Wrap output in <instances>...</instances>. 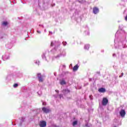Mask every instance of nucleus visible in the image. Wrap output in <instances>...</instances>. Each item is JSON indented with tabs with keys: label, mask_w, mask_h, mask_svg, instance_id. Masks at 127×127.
I'll return each instance as SVG.
<instances>
[{
	"label": "nucleus",
	"mask_w": 127,
	"mask_h": 127,
	"mask_svg": "<svg viewBox=\"0 0 127 127\" xmlns=\"http://www.w3.org/2000/svg\"><path fill=\"white\" fill-rule=\"evenodd\" d=\"M25 120V118L24 117L21 118V119L20 120L19 126H21V125H22V123H23V122H24Z\"/></svg>",
	"instance_id": "17"
},
{
	"label": "nucleus",
	"mask_w": 127,
	"mask_h": 127,
	"mask_svg": "<svg viewBox=\"0 0 127 127\" xmlns=\"http://www.w3.org/2000/svg\"><path fill=\"white\" fill-rule=\"evenodd\" d=\"M49 33H51V34H53V33L52 31H49Z\"/></svg>",
	"instance_id": "37"
},
{
	"label": "nucleus",
	"mask_w": 127,
	"mask_h": 127,
	"mask_svg": "<svg viewBox=\"0 0 127 127\" xmlns=\"http://www.w3.org/2000/svg\"><path fill=\"white\" fill-rule=\"evenodd\" d=\"M39 126L40 127H46V122L45 121H41L40 122Z\"/></svg>",
	"instance_id": "13"
},
{
	"label": "nucleus",
	"mask_w": 127,
	"mask_h": 127,
	"mask_svg": "<svg viewBox=\"0 0 127 127\" xmlns=\"http://www.w3.org/2000/svg\"><path fill=\"white\" fill-rule=\"evenodd\" d=\"M13 87L14 88H17V87H18V84L17 83H15L14 85H13Z\"/></svg>",
	"instance_id": "24"
},
{
	"label": "nucleus",
	"mask_w": 127,
	"mask_h": 127,
	"mask_svg": "<svg viewBox=\"0 0 127 127\" xmlns=\"http://www.w3.org/2000/svg\"><path fill=\"white\" fill-rule=\"evenodd\" d=\"M56 92L57 93H59V90H56Z\"/></svg>",
	"instance_id": "38"
},
{
	"label": "nucleus",
	"mask_w": 127,
	"mask_h": 127,
	"mask_svg": "<svg viewBox=\"0 0 127 127\" xmlns=\"http://www.w3.org/2000/svg\"><path fill=\"white\" fill-rule=\"evenodd\" d=\"M6 47L8 48V49H11V47H12V44H8L6 45Z\"/></svg>",
	"instance_id": "20"
},
{
	"label": "nucleus",
	"mask_w": 127,
	"mask_h": 127,
	"mask_svg": "<svg viewBox=\"0 0 127 127\" xmlns=\"http://www.w3.org/2000/svg\"><path fill=\"white\" fill-rule=\"evenodd\" d=\"M77 124H78V121H73L72 123L73 127H75V126H76V125H77Z\"/></svg>",
	"instance_id": "21"
},
{
	"label": "nucleus",
	"mask_w": 127,
	"mask_h": 127,
	"mask_svg": "<svg viewBox=\"0 0 127 127\" xmlns=\"http://www.w3.org/2000/svg\"><path fill=\"white\" fill-rule=\"evenodd\" d=\"M78 68H79V65H78V64H76L73 67V71H77V70H78Z\"/></svg>",
	"instance_id": "18"
},
{
	"label": "nucleus",
	"mask_w": 127,
	"mask_h": 127,
	"mask_svg": "<svg viewBox=\"0 0 127 127\" xmlns=\"http://www.w3.org/2000/svg\"><path fill=\"white\" fill-rule=\"evenodd\" d=\"M44 32H46V29H45V30H44Z\"/></svg>",
	"instance_id": "42"
},
{
	"label": "nucleus",
	"mask_w": 127,
	"mask_h": 127,
	"mask_svg": "<svg viewBox=\"0 0 127 127\" xmlns=\"http://www.w3.org/2000/svg\"><path fill=\"white\" fill-rule=\"evenodd\" d=\"M46 52L43 53L42 55V58L43 60H45L47 63H49V60L47 59V58H46Z\"/></svg>",
	"instance_id": "5"
},
{
	"label": "nucleus",
	"mask_w": 127,
	"mask_h": 127,
	"mask_svg": "<svg viewBox=\"0 0 127 127\" xmlns=\"http://www.w3.org/2000/svg\"><path fill=\"white\" fill-rule=\"evenodd\" d=\"M115 48H118L117 47V46H116V45H115Z\"/></svg>",
	"instance_id": "43"
},
{
	"label": "nucleus",
	"mask_w": 127,
	"mask_h": 127,
	"mask_svg": "<svg viewBox=\"0 0 127 127\" xmlns=\"http://www.w3.org/2000/svg\"><path fill=\"white\" fill-rule=\"evenodd\" d=\"M12 78H13V74L12 73L8 74L5 77L6 82H9Z\"/></svg>",
	"instance_id": "4"
},
{
	"label": "nucleus",
	"mask_w": 127,
	"mask_h": 127,
	"mask_svg": "<svg viewBox=\"0 0 127 127\" xmlns=\"http://www.w3.org/2000/svg\"><path fill=\"white\" fill-rule=\"evenodd\" d=\"M89 48H90V45L86 44V45H85L84 49H85V50H89Z\"/></svg>",
	"instance_id": "19"
},
{
	"label": "nucleus",
	"mask_w": 127,
	"mask_h": 127,
	"mask_svg": "<svg viewBox=\"0 0 127 127\" xmlns=\"http://www.w3.org/2000/svg\"><path fill=\"white\" fill-rule=\"evenodd\" d=\"M64 75H67V74H69V71H64Z\"/></svg>",
	"instance_id": "26"
},
{
	"label": "nucleus",
	"mask_w": 127,
	"mask_h": 127,
	"mask_svg": "<svg viewBox=\"0 0 127 127\" xmlns=\"http://www.w3.org/2000/svg\"><path fill=\"white\" fill-rule=\"evenodd\" d=\"M49 59H50V57L49 56Z\"/></svg>",
	"instance_id": "47"
},
{
	"label": "nucleus",
	"mask_w": 127,
	"mask_h": 127,
	"mask_svg": "<svg viewBox=\"0 0 127 127\" xmlns=\"http://www.w3.org/2000/svg\"><path fill=\"white\" fill-rule=\"evenodd\" d=\"M123 28L124 26L123 25H120L119 30H118L115 34V44H118V49H123V48H126L127 47L126 45H124L123 42L120 41V39L117 38L118 35H119V33H121V34H124L125 38H127V33L126 32V31L123 29Z\"/></svg>",
	"instance_id": "2"
},
{
	"label": "nucleus",
	"mask_w": 127,
	"mask_h": 127,
	"mask_svg": "<svg viewBox=\"0 0 127 127\" xmlns=\"http://www.w3.org/2000/svg\"><path fill=\"white\" fill-rule=\"evenodd\" d=\"M123 76H124V73H122L121 75L119 76V78H122V77H123Z\"/></svg>",
	"instance_id": "27"
},
{
	"label": "nucleus",
	"mask_w": 127,
	"mask_h": 127,
	"mask_svg": "<svg viewBox=\"0 0 127 127\" xmlns=\"http://www.w3.org/2000/svg\"><path fill=\"white\" fill-rule=\"evenodd\" d=\"M62 93L64 96H66L67 94H69V93H70V90L68 89H64L62 91Z\"/></svg>",
	"instance_id": "12"
},
{
	"label": "nucleus",
	"mask_w": 127,
	"mask_h": 127,
	"mask_svg": "<svg viewBox=\"0 0 127 127\" xmlns=\"http://www.w3.org/2000/svg\"><path fill=\"white\" fill-rule=\"evenodd\" d=\"M42 111L45 114H48L50 112V110L46 107H43Z\"/></svg>",
	"instance_id": "11"
},
{
	"label": "nucleus",
	"mask_w": 127,
	"mask_h": 127,
	"mask_svg": "<svg viewBox=\"0 0 127 127\" xmlns=\"http://www.w3.org/2000/svg\"><path fill=\"white\" fill-rule=\"evenodd\" d=\"M37 77L40 83H42L43 81H44V78H45V75L43 74V75H41V73H38L37 74Z\"/></svg>",
	"instance_id": "3"
},
{
	"label": "nucleus",
	"mask_w": 127,
	"mask_h": 127,
	"mask_svg": "<svg viewBox=\"0 0 127 127\" xmlns=\"http://www.w3.org/2000/svg\"><path fill=\"white\" fill-rule=\"evenodd\" d=\"M97 74H100V72L98 71V72H97Z\"/></svg>",
	"instance_id": "41"
},
{
	"label": "nucleus",
	"mask_w": 127,
	"mask_h": 127,
	"mask_svg": "<svg viewBox=\"0 0 127 127\" xmlns=\"http://www.w3.org/2000/svg\"><path fill=\"white\" fill-rule=\"evenodd\" d=\"M54 75L56 76V73H54Z\"/></svg>",
	"instance_id": "44"
},
{
	"label": "nucleus",
	"mask_w": 127,
	"mask_h": 127,
	"mask_svg": "<svg viewBox=\"0 0 127 127\" xmlns=\"http://www.w3.org/2000/svg\"><path fill=\"white\" fill-rule=\"evenodd\" d=\"M70 66H72V64H70Z\"/></svg>",
	"instance_id": "46"
},
{
	"label": "nucleus",
	"mask_w": 127,
	"mask_h": 127,
	"mask_svg": "<svg viewBox=\"0 0 127 127\" xmlns=\"http://www.w3.org/2000/svg\"><path fill=\"white\" fill-rule=\"evenodd\" d=\"M93 13H94V14H97L98 13H99V12H100V9H99V8H98L97 7H94L93 8Z\"/></svg>",
	"instance_id": "7"
},
{
	"label": "nucleus",
	"mask_w": 127,
	"mask_h": 127,
	"mask_svg": "<svg viewBox=\"0 0 127 127\" xmlns=\"http://www.w3.org/2000/svg\"><path fill=\"white\" fill-rule=\"evenodd\" d=\"M60 84L62 86H63V85H66L67 83L66 82V80H65V78H63L60 79Z\"/></svg>",
	"instance_id": "10"
},
{
	"label": "nucleus",
	"mask_w": 127,
	"mask_h": 127,
	"mask_svg": "<svg viewBox=\"0 0 127 127\" xmlns=\"http://www.w3.org/2000/svg\"><path fill=\"white\" fill-rule=\"evenodd\" d=\"M102 52H104V51H102Z\"/></svg>",
	"instance_id": "49"
},
{
	"label": "nucleus",
	"mask_w": 127,
	"mask_h": 127,
	"mask_svg": "<svg viewBox=\"0 0 127 127\" xmlns=\"http://www.w3.org/2000/svg\"><path fill=\"white\" fill-rule=\"evenodd\" d=\"M126 110L124 109H121V110L120 112V115L122 118H125L126 116Z\"/></svg>",
	"instance_id": "9"
},
{
	"label": "nucleus",
	"mask_w": 127,
	"mask_h": 127,
	"mask_svg": "<svg viewBox=\"0 0 127 127\" xmlns=\"http://www.w3.org/2000/svg\"><path fill=\"white\" fill-rule=\"evenodd\" d=\"M86 30L84 31V32L86 35H90V32H89V27L86 26Z\"/></svg>",
	"instance_id": "15"
},
{
	"label": "nucleus",
	"mask_w": 127,
	"mask_h": 127,
	"mask_svg": "<svg viewBox=\"0 0 127 127\" xmlns=\"http://www.w3.org/2000/svg\"><path fill=\"white\" fill-rule=\"evenodd\" d=\"M59 96H60V98L61 99L62 98H63V94H60Z\"/></svg>",
	"instance_id": "29"
},
{
	"label": "nucleus",
	"mask_w": 127,
	"mask_h": 127,
	"mask_svg": "<svg viewBox=\"0 0 127 127\" xmlns=\"http://www.w3.org/2000/svg\"><path fill=\"white\" fill-rule=\"evenodd\" d=\"M43 106H46V103H45V102H43Z\"/></svg>",
	"instance_id": "32"
},
{
	"label": "nucleus",
	"mask_w": 127,
	"mask_h": 127,
	"mask_svg": "<svg viewBox=\"0 0 127 127\" xmlns=\"http://www.w3.org/2000/svg\"><path fill=\"white\" fill-rule=\"evenodd\" d=\"M98 91L100 93H105V92H106V89L104 88H101L98 90Z\"/></svg>",
	"instance_id": "16"
},
{
	"label": "nucleus",
	"mask_w": 127,
	"mask_h": 127,
	"mask_svg": "<svg viewBox=\"0 0 127 127\" xmlns=\"http://www.w3.org/2000/svg\"><path fill=\"white\" fill-rule=\"evenodd\" d=\"M63 66H64V67H65V65H63Z\"/></svg>",
	"instance_id": "45"
},
{
	"label": "nucleus",
	"mask_w": 127,
	"mask_h": 127,
	"mask_svg": "<svg viewBox=\"0 0 127 127\" xmlns=\"http://www.w3.org/2000/svg\"><path fill=\"white\" fill-rule=\"evenodd\" d=\"M58 97V95H55V98H57Z\"/></svg>",
	"instance_id": "36"
},
{
	"label": "nucleus",
	"mask_w": 127,
	"mask_h": 127,
	"mask_svg": "<svg viewBox=\"0 0 127 127\" xmlns=\"http://www.w3.org/2000/svg\"><path fill=\"white\" fill-rule=\"evenodd\" d=\"M78 19H79V20L78 21H81V18L80 17L78 18Z\"/></svg>",
	"instance_id": "34"
},
{
	"label": "nucleus",
	"mask_w": 127,
	"mask_h": 127,
	"mask_svg": "<svg viewBox=\"0 0 127 127\" xmlns=\"http://www.w3.org/2000/svg\"><path fill=\"white\" fill-rule=\"evenodd\" d=\"M113 57H115V56H116L115 54H114L113 55Z\"/></svg>",
	"instance_id": "39"
},
{
	"label": "nucleus",
	"mask_w": 127,
	"mask_h": 127,
	"mask_svg": "<svg viewBox=\"0 0 127 127\" xmlns=\"http://www.w3.org/2000/svg\"><path fill=\"white\" fill-rule=\"evenodd\" d=\"M125 19L126 21H127V15L126 16Z\"/></svg>",
	"instance_id": "33"
},
{
	"label": "nucleus",
	"mask_w": 127,
	"mask_h": 127,
	"mask_svg": "<svg viewBox=\"0 0 127 127\" xmlns=\"http://www.w3.org/2000/svg\"><path fill=\"white\" fill-rule=\"evenodd\" d=\"M34 63H35V64H37V65H40V61L38 60L34 61Z\"/></svg>",
	"instance_id": "22"
},
{
	"label": "nucleus",
	"mask_w": 127,
	"mask_h": 127,
	"mask_svg": "<svg viewBox=\"0 0 127 127\" xmlns=\"http://www.w3.org/2000/svg\"><path fill=\"white\" fill-rule=\"evenodd\" d=\"M2 58L4 61L8 60V59H9V53H5V54L2 57Z\"/></svg>",
	"instance_id": "6"
},
{
	"label": "nucleus",
	"mask_w": 127,
	"mask_h": 127,
	"mask_svg": "<svg viewBox=\"0 0 127 127\" xmlns=\"http://www.w3.org/2000/svg\"><path fill=\"white\" fill-rule=\"evenodd\" d=\"M55 48L51 50L52 52L56 51L57 55L55 56L56 59H59L61 57L66 56V51L64 49H61L60 48V42L56 41H53L51 43V46H54Z\"/></svg>",
	"instance_id": "1"
},
{
	"label": "nucleus",
	"mask_w": 127,
	"mask_h": 127,
	"mask_svg": "<svg viewBox=\"0 0 127 127\" xmlns=\"http://www.w3.org/2000/svg\"><path fill=\"white\" fill-rule=\"evenodd\" d=\"M41 1H43V0H39V4L40 3V2Z\"/></svg>",
	"instance_id": "31"
},
{
	"label": "nucleus",
	"mask_w": 127,
	"mask_h": 127,
	"mask_svg": "<svg viewBox=\"0 0 127 127\" xmlns=\"http://www.w3.org/2000/svg\"><path fill=\"white\" fill-rule=\"evenodd\" d=\"M89 81H92V78H89Z\"/></svg>",
	"instance_id": "40"
},
{
	"label": "nucleus",
	"mask_w": 127,
	"mask_h": 127,
	"mask_svg": "<svg viewBox=\"0 0 127 127\" xmlns=\"http://www.w3.org/2000/svg\"><path fill=\"white\" fill-rule=\"evenodd\" d=\"M108 103H109V100H108V99L104 98L102 102V106H107Z\"/></svg>",
	"instance_id": "8"
},
{
	"label": "nucleus",
	"mask_w": 127,
	"mask_h": 127,
	"mask_svg": "<svg viewBox=\"0 0 127 127\" xmlns=\"http://www.w3.org/2000/svg\"><path fill=\"white\" fill-rule=\"evenodd\" d=\"M55 127H57L56 126Z\"/></svg>",
	"instance_id": "50"
},
{
	"label": "nucleus",
	"mask_w": 127,
	"mask_h": 127,
	"mask_svg": "<svg viewBox=\"0 0 127 127\" xmlns=\"http://www.w3.org/2000/svg\"><path fill=\"white\" fill-rule=\"evenodd\" d=\"M89 98L90 100H93V95H90L89 96Z\"/></svg>",
	"instance_id": "28"
},
{
	"label": "nucleus",
	"mask_w": 127,
	"mask_h": 127,
	"mask_svg": "<svg viewBox=\"0 0 127 127\" xmlns=\"http://www.w3.org/2000/svg\"><path fill=\"white\" fill-rule=\"evenodd\" d=\"M75 14H76V12H75Z\"/></svg>",
	"instance_id": "48"
},
{
	"label": "nucleus",
	"mask_w": 127,
	"mask_h": 127,
	"mask_svg": "<svg viewBox=\"0 0 127 127\" xmlns=\"http://www.w3.org/2000/svg\"><path fill=\"white\" fill-rule=\"evenodd\" d=\"M39 26H41V27H43V28L44 27L43 25H39Z\"/></svg>",
	"instance_id": "35"
},
{
	"label": "nucleus",
	"mask_w": 127,
	"mask_h": 127,
	"mask_svg": "<svg viewBox=\"0 0 127 127\" xmlns=\"http://www.w3.org/2000/svg\"><path fill=\"white\" fill-rule=\"evenodd\" d=\"M85 121L86 123L85 124V127H92V124H91L90 123H89V120H85Z\"/></svg>",
	"instance_id": "14"
},
{
	"label": "nucleus",
	"mask_w": 127,
	"mask_h": 127,
	"mask_svg": "<svg viewBox=\"0 0 127 127\" xmlns=\"http://www.w3.org/2000/svg\"><path fill=\"white\" fill-rule=\"evenodd\" d=\"M37 33H39V34H40V33H41V32L39 30H38V29L37 30Z\"/></svg>",
	"instance_id": "30"
},
{
	"label": "nucleus",
	"mask_w": 127,
	"mask_h": 127,
	"mask_svg": "<svg viewBox=\"0 0 127 127\" xmlns=\"http://www.w3.org/2000/svg\"><path fill=\"white\" fill-rule=\"evenodd\" d=\"M2 25H4V26H6V25H7V24H8V23L6 21H4L2 23Z\"/></svg>",
	"instance_id": "23"
},
{
	"label": "nucleus",
	"mask_w": 127,
	"mask_h": 127,
	"mask_svg": "<svg viewBox=\"0 0 127 127\" xmlns=\"http://www.w3.org/2000/svg\"><path fill=\"white\" fill-rule=\"evenodd\" d=\"M63 44L64 46H66L67 45V42H63Z\"/></svg>",
	"instance_id": "25"
}]
</instances>
